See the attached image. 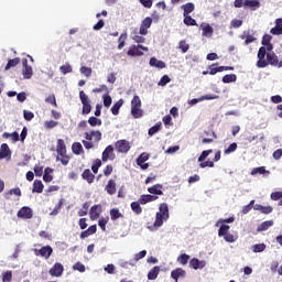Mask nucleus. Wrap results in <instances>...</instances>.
Instances as JSON below:
<instances>
[{
	"mask_svg": "<svg viewBox=\"0 0 282 282\" xmlns=\"http://www.w3.org/2000/svg\"><path fill=\"white\" fill-rule=\"evenodd\" d=\"M257 67L259 69H263L268 67V65H271V67H282V59H279V56L274 54V52L268 53L267 54V59H265V46H261L258 51V61H257Z\"/></svg>",
	"mask_w": 282,
	"mask_h": 282,
	"instance_id": "nucleus-1",
	"label": "nucleus"
},
{
	"mask_svg": "<svg viewBox=\"0 0 282 282\" xmlns=\"http://www.w3.org/2000/svg\"><path fill=\"white\" fill-rule=\"evenodd\" d=\"M100 140H102V132H100V130H91L85 132V140H83L82 142L85 149L89 151V149H94V147H96V144H98Z\"/></svg>",
	"mask_w": 282,
	"mask_h": 282,
	"instance_id": "nucleus-2",
	"label": "nucleus"
},
{
	"mask_svg": "<svg viewBox=\"0 0 282 282\" xmlns=\"http://www.w3.org/2000/svg\"><path fill=\"white\" fill-rule=\"evenodd\" d=\"M169 217H171L169 214V204H160L159 212L155 214L153 228H162V226H164V221H169Z\"/></svg>",
	"mask_w": 282,
	"mask_h": 282,
	"instance_id": "nucleus-3",
	"label": "nucleus"
},
{
	"mask_svg": "<svg viewBox=\"0 0 282 282\" xmlns=\"http://www.w3.org/2000/svg\"><path fill=\"white\" fill-rule=\"evenodd\" d=\"M56 153V161L62 162L63 166H67L70 158L67 155V145H65V141L63 139H57Z\"/></svg>",
	"mask_w": 282,
	"mask_h": 282,
	"instance_id": "nucleus-4",
	"label": "nucleus"
},
{
	"mask_svg": "<svg viewBox=\"0 0 282 282\" xmlns=\"http://www.w3.org/2000/svg\"><path fill=\"white\" fill-rule=\"evenodd\" d=\"M131 116L134 119H139L144 116V111L142 110V99H140V96L138 95H134L131 99Z\"/></svg>",
	"mask_w": 282,
	"mask_h": 282,
	"instance_id": "nucleus-5",
	"label": "nucleus"
},
{
	"mask_svg": "<svg viewBox=\"0 0 282 282\" xmlns=\"http://www.w3.org/2000/svg\"><path fill=\"white\" fill-rule=\"evenodd\" d=\"M218 237H224L225 241L227 243H235L237 239H239V236L237 234L230 232V226L223 224L218 229Z\"/></svg>",
	"mask_w": 282,
	"mask_h": 282,
	"instance_id": "nucleus-6",
	"label": "nucleus"
},
{
	"mask_svg": "<svg viewBox=\"0 0 282 282\" xmlns=\"http://www.w3.org/2000/svg\"><path fill=\"white\" fill-rule=\"evenodd\" d=\"M79 99L83 105V115L87 116L91 113V104H89V97L87 96V94H85L84 90L79 91Z\"/></svg>",
	"mask_w": 282,
	"mask_h": 282,
	"instance_id": "nucleus-7",
	"label": "nucleus"
},
{
	"mask_svg": "<svg viewBox=\"0 0 282 282\" xmlns=\"http://www.w3.org/2000/svg\"><path fill=\"white\" fill-rule=\"evenodd\" d=\"M149 52V47L142 46L141 44L131 45L127 52L128 56H144L143 52Z\"/></svg>",
	"mask_w": 282,
	"mask_h": 282,
	"instance_id": "nucleus-8",
	"label": "nucleus"
},
{
	"mask_svg": "<svg viewBox=\"0 0 282 282\" xmlns=\"http://www.w3.org/2000/svg\"><path fill=\"white\" fill-rule=\"evenodd\" d=\"M53 252L54 249L50 245L44 246L41 249H34L35 257H43V259H50Z\"/></svg>",
	"mask_w": 282,
	"mask_h": 282,
	"instance_id": "nucleus-9",
	"label": "nucleus"
},
{
	"mask_svg": "<svg viewBox=\"0 0 282 282\" xmlns=\"http://www.w3.org/2000/svg\"><path fill=\"white\" fill-rule=\"evenodd\" d=\"M209 75L215 76V74H219L221 72H232L235 67L232 66H217V64H212L208 66Z\"/></svg>",
	"mask_w": 282,
	"mask_h": 282,
	"instance_id": "nucleus-10",
	"label": "nucleus"
},
{
	"mask_svg": "<svg viewBox=\"0 0 282 282\" xmlns=\"http://www.w3.org/2000/svg\"><path fill=\"white\" fill-rule=\"evenodd\" d=\"M151 25H153V19L151 17L142 20L139 29V34H141V36H147L149 34V28H151Z\"/></svg>",
	"mask_w": 282,
	"mask_h": 282,
	"instance_id": "nucleus-11",
	"label": "nucleus"
},
{
	"mask_svg": "<svg viewBox=\"0 0 282 282\" xmlns=\"http://www.w3.org/2000/svg\"><path fill=\"white\" fill-rule=\"evenodd\" d=\"M115 148L118 153H129V151L131 150V144L129 143V141L122 139L115 143Z\"/></svg>",
	"mask_w": 282,
	"mask_h": 282,
	"instance_id": "nucleus-12",
	"label": "nucleus"
},
{
	"mask_svg": "<svg viewBox=\"0 0 282 282\" xmlns=\"http://www.w3.org/2000/svg\"><path fill=\"white\" fill-rule=\"evenodd\" d=\"M17 216L19 217V219H32L34 214L32 212V208L24 206L18 210Z\"/></svg>",
	"mask_w": 282,
	"mask_h": 282,
	"instance_id": "nucleus-13",
	"label": "nucleus"
},
{
	"mask_svg": "<svg viewBox=\"0 0 282 282\" xmlns=\"http://www.w3.org/2000/svg\"><path fill=\"white\" fill-rule=\"evenodd\" d=\"M102 162H109L116 160V153H113V145H108L102 154H101Z\"/></svg>",
	"mask_w": 282,
	"mask_h": 282,
	"instance_id": "nucleus-14",
	"label": "nucleus"
},
{
	"mask_svg": "<svg viewBox=\"0 0 282 282\" xmlns=\"http://www.w3.org/2000/svg\"><path fill=\"white\" fill-rule=\"evenodd\" d=\"M63 272H65V267L61 262H56L48 271L51 276H63Z\"/></svg>",
	"mask_w": 282,
	"mask_h": 282,
	"instance_id": "nucleus-15",
	"label": "nucleus"
},
{
	"mask_svg": "<svg viewBox=\"0 0 282 282\" xmlns=\"http://www.w3.org/2000/svg\"><path fill=\"white\" fill-rule=\"evenodd\" d=\"M219 99L218 95H213V94H207V95H203L199 98H194L192 100L188 101V105H197V102H202L204 100H217Z\"/></svg>",
	"mask_w": 282,
	"mask_h": 282,
	"instance_id": "nucleus-16",
	"label": "nucleus"
},
{
	"mask_svg": "<svg viewBox=\"0 0 282 282\" xmlns=\"http://www.w3.org/2000/svg\"><path fill=\"white\" fill-rule=\"evenodd\" d=\"M189 268H193V270H204L206 268V261L193 258L189 260Z\"/></svg>",
	"mask_w": 282,
	"mask_h": 282,
	"instance_id": "nucleus-17",
	"label": "nucleus"
},
{
	"mask_svg": "<svg viewBox=\"0 0 282 282\" xmlns=\"http://www.w3.org/2000/svg\"><path fill=\"white\" fill-rule=\"evenodd\" d=\"M7 158H12V151L8 143H2L0 147V160H6Z\"/></svg>",
	"mask_w": 282,
	"mask_h": 282,
	"instance_id": "nucleus-18",
	"label": "nucleus"
},
{
	"mask_svg": "<svg viewBox=\"0 0 282 282\" xmlns=\"http://www.w3.org/2000/svg\"><path fill=\"white\" fill-rule=\"evenodd\" d=\"M186 276V271L182 268H177L171 272V278L174 279L175 282L180 281V279H184Z\"/></svg>",
	"mask_w": 282,
	"mask_h": 282,
	"instance_id": "nucleus-19",
	"label": "nucleus"
},
{
	"mask_svg": "<svg viewBox=\"0 0 282 282\" xmlns=\"http://www.w3.org/2000/svg\"><path fill=\"white\" fill-rule=\"evenodd\" d=\"M22 65H23V70H22L23 77L26 79L32 78L34 73L32 72V66L28 65V59H23Z\"/></svg>",
	"mask_w": 282,
	"mask_h": 282,
	"instance_id": "nucleus-20",
	"label": "nucleus"
},
{
	"mask_svg": "<svg viewBox=\"0 0 282 282\" xmlns=\"http://www.w3.org/2000/svg\"><path fill=\"white\" fill-rule=\"evenodd\" d=\"M150 67H156V69H165L166 63L162 59H158L156 57H151Z\"/></svg>",
	"mask_w": 282,
	"mask_h": 282,
	"instance_id": "nucleus-21",
	"label": "nucleus"
},
{
	"mask_svg": "<svg viewBox=\"0 0 282 282\" xmlns=\"http://www.w3.org/2000/svg\"><path fill=\"white\" fill-rule=\"evenodd\" d=\"M253 210H259L262 215H270L274 208L272 206H263L261 204L253 205Z\"/></svg>",
	"mask_w": 282,
	"mask_h": 282,
	"instance_id": "nucleus-22",
	"label": "nucleus"
},
{
	"mask_svg": "<svg viewBox=\"0 0 282 282\" xmlns=\"http://www.w3.org/2000/svg\"><path fill=\"white\" fill-rule=\"evenodd\" d=\"M82 177L88 184H94V180H96V175H94V173H91V170H89V169L84 170Z\"/></svg>",
	"mask_w": 282,
	"mask_h": 282,
	"instance_id": "nucleus-23",
	"label": "nucleus"
},
{
	"mask_svg": "<svg viewBox=\"0 0 282 282\" xmlns=\"http://www.w3.org/2000/svg\"><path fill=\"white\" fill-rule=\"evenodd\" d=\"M158 199V196H153L151 194H143L139 198V204L144 206V204H149L150 202H155Z\"/></svg>",
	"mask_w": 282,
	"mask_h": 282,
	"instance_id": "nucleus-24",
	"label": "nucleus"
},
{
	"mask_svg": "<svg viewBox=\"0 0 282 282\" xmlns=\"http://www.w3.org/2000/svg\"><path fill=\"white\" fill-rule=\"evenodd\" d=\"M162 188H164L162 184H155L148 188V193H150L151 195H164Z\"/></svg>",
	"mask_w": 282,
	"mask_h": 282,
	"instance_id": "nucleus-25",
	"label": "nucleus"
},
{
	"mask_svg": "<svg viewBox=\"0 0 282 282\" xmlns=\"http://www.w3.org/2000/svg\"><path fill=\"white\" fill-rule=\"evenodd\" d=\"M245 8H250L252 11L259 10L261 2L259 0H245Z\"/></svg>",
	"mask_w": 282,
	"mask_h": 282,
	"instance_id": "nucleus-26",
	"label": "nucleus"
},
{
	"mask_svg": "<svg viewBox=\"0 0 282 282\" xmlns=\"http://www.w3.org/2000/svg\"><path fill=\"white\" fill-rule=\"evenodd\" d=\"M105 191L108 195H116V181L109 180L107 185L105 186Z\"/></svg>",
	"mask_w": 282,
	"mask_h": 282,
	"instance_id": "nucleus-27",
	"label": "nucleus"
},
{
	"mask_svg": "<svg viewBox=\"0 0 282 282\" xmlns=\"http://www.w3.org/2000/svg\"><path fill=\"white\" fill-rule=\"evenodd\" d=\"M100 205H94L91 208H90V219L93 221H96V219H98V217H100Z\"/></svg>",
	"mask_w": 282,
	"mask_h": 282,
	"instance_id": "nucleus-28",
	"label": "nucleus"
},
{
	"mask_svg": "<svg viewBox=\"0 0 282 282\" xmlns=\"http://www.w3.org/2000/svg\"><path fill=\"white\" fill-rule=\"evenodd\" d=\"M160 274V267H153L149 272H148V280L149 281H155L158 279V275Z\"/></svg>",
	"mask_w": 282,
	"mask_h": 282,
	"instance_id": "nucleus-29",
	"label": "nucleus"
},
{
	"mask_svg": "<svg viewBox=\"0 0 282 282\" xmlns=\"http://www.w3.org/2000/svg\"><path fill=\"white\" fill-rule=\"evenodd\" d=\"M52 173H54V170L52 167H46L44 170L43 180L46 184H50V182H52V180H54V176L52 175Z\"/></svg>",
	"mask_w": 282,
	"mask_h": 282,
	"instance_id": "nucleus-30",
	"label": "nucleus"
},
{
	"mask_svg": "<svg viewBox=\"0 0 282 282\" xmlns=\"http://www.w3.org/2000/svg\"><path fill=\"white\" fill-rule=\"evenodd\" d=\"M124 105V100L119 99L113 106L111 107L110 111L112 116H118L120 113V108Z\"/></svg>",
	"mask_w": 282,
	"mask_h": 282,
	"instance_id": "nucleus-31",
	"label": "nucleus"
},
{
	"mask_svg": "<svg viewBox=\"0 0 282 282\" xmlns=\"http://www.w3.org/2000/svg\"><path fill=\"white\" fill-rule=\"evenodd\" d=\"M12 195H15V197H21V195H22L21 188L15 187V188H12V189L6 192L4 198L10 199V197H12Z\"/></svg>",
	"mask_w": 282,
	"mask_h": 282,
	"instance_id": "nucleus-32",
	"label": "nucleus"
},
{
	"mask_svg": "<svg viewBox=\"0 0 282 282\" xmlns=\"http://www.w3.org/2000/svg\"><path fill=\"white\" fill-rule=\"evenodd\" d=\"M72 151L75 155H82V153H85V150L83 149V144H80V142H74L72 144Z\"/></svg>",
	"mask_w": 282,
	"mask_h": 282,
	"instance_id": "nucleus-33",
	"label": "nucleus"
},
{
	"mask_svg": "<svg viewBox=\"0 0 282 282\" xmlns=\"http://www.w3.org/2000/svg\"><path fill=\"white\" fill-rule=\"evenodd\" d=\"M182 10H184L183 11V17H186L195 10V4L193 2H187L186 4L182 6Z\"/></svg>",
	"mask_w": 282,
	"mask_h": 282,
	"instance_id": "nucleus-34",
	"label": "nucleus"
},
{
	"mask_svg": "<svg viewBox=\"0 0 282 282\" xmlns=\"http://www.w3.org/2000/svg\"><path fill=\"white\" fill-rule=\"evenodd\" d=\"M274 226L273 220H265L258 227V232H264V230H268L269 228H272Z\"/></svg>",
	"mask_w": 282,
	"mask_h": 282,
	"instance_id": "nucleus-35",
	"label": "nucleus"
},
{
	"mask_svg": "<svg viewBox=\"0 0 282 282\" xmlns=\"http://www.w3.org/2000/svg\"><path fill=\"white\" fill-rule=\"evenodd\" d=\"M43 188H45V186L43 185V182L40 180H35L33 182V189L32 193H43Z\"/></svg>",
	"mask_w": 282,
	"mask_h": 282,
	"instance_id": "nucleus-36",
	"label": "nucleus"
},
{
	"mask_svg": "<svg viewBox=\"0 0 282 282\" xmlns=\"http://www.w3.org/2000/svg\"><path fill=\"white\" fill-rule=\"evenodd\" d=\"M122 217H124V216L122 215V213H120V209H118V208L110 209V219L112 221H116L117 219H120Z\"/></svg>",
	"mask_w": 282,
	"mask_h": 282,
	"instance_id": "nucleus-37",
	"label": "nucleus"
},
{
	"mask_svg": "<svg viewBox=\"0 0 282 282\" xmlns=\"http://www.w3.org/2000/svg\"><path fill=\"white\" fill-rule=\"evenodd\" d=\"M2 137L6 138V140H8V138H11L12 142H19V140H20L19 132H17V131H14L13 133L4 132L2 134Z\"/></svg>",
	"mask_w": 282,
	"mask_h": 282,
	"instance_id": "nucleus-38",
	"label": "nucleus"
},
{
	"mask_svg": "<svg viewBox=\"0 0 282 282\" xmlns=\"http://www.w3.org/2000/svg\"><path fill=\"white\" fill-rule=\"evenodd\" d=\"M162 129V122L155 123L153 127H151L148 131V135L153 137L155 133H158Z\"/></svg>",
	"mask_w": 282,
	"mask_h": 282,
	"instance_id": "nucleus-39",
	"label": "nucleus"
},
{
	"mask_svg": "<svg viewBox=\"0 0 282 282\" xmlns=\"http://www.w3.org/2000/svg\"><path fill=\"white\" fill-rule=\"evenodd\" d=\"M21 63V58L20 57H15L13 59H9L8 64L6 65L4 69H12V67H17V65H19Z\"/></svg>",
	"mask_w": 282,
	"mask_h": 282,
	"instance_id": "nucleus-40",
	"label": "nucleus"
},
{
	"mask_svg": "<svg viewBox=\"0 0 282 282\" xmlns=\"http://www.w3.org/2000/svg\"><path fill=\"white\" fill-rule=\"evenodd\" d=\"M270 198L273 202H279V199H280V202L278 203V206H282V192H273V193H271Z\"/></svg>",
	"mask_w": 282,
	"mask_h": 282,
	"instance_id": "nucleus-41",
	"label": "nucleus"
},
{
	"mask_svg": "<svg viewBox=\"0 0 282 282\" xmlns=\"http://www.w3.org/2000/svg\"><path fill=\"white\" fill-rule=\"evenodd\" d=\"M88 124L90 127H102V120L96 117H89Z\"/></svg>",
	"mask_w": 282,
	"mask_h": 282,
	"instance_id": "nucleus-42",
	"label": "nucleus"
},
{
	"mask_svg": "<svg viewBox=\"0 0 282 282\" xmlns=\"http://www.w3.org/2000/svg\"><path fill=\"white\" fill-rule=\"evenodd\" d=\"M223 83H225V84L237 83V75L227 74V75L223 76Z\"/></svg>",
	"mask_w": 282,
	"mask_h": 282,
	"instance_id": "nucleus-43",
	"label": "nucleus"
},
{
	"mask_svg": "<svg viewBox=\"0 0 282 282\" xmlns=\"http://www.w3.org/2000/svg\"><path fill=\"white\" fill-rule=\"evenodd\" d=\"M130 206L133 213H135V215H142V207L140 206V200L132 202Z\"/></svg>",
	"mask_w": 282,
	"mask_h": 282,
	"instance_id": "nucleus-44",
	"label": "nucleus"
},
{
	"mask_svg": "<svg viewBox=\"0 0 282 282\" xmlns=\"http://www.w3.org/2000/svg\"><path fill=\"white\" fill-rule=\"evenodd\" d=\"M191 260V256L183 253L177 257V261L181 265H186L188 261Z\"/></svg>",
	"mask_w": 282,
	"mask_h": 282,
	"instance_id": "nucleus-45",
	"label": "nucleus"
},
{
	"mask_svg": "<svg viewBox=\"0 0 282 282\" xmlns=\"http://www.w3.org/2000/svg\"><path fill=\"white\" fill-rule=\"evenodd\" d=\"M127 32L122 33L119 39H118V42H119V45H118V50H122V47H124V45H127Z\"/></svg>",
	"mask_w": 282,
	"mask_h": 282,
	"instance_id": "nucleus-46",
	"label": "nucleus"
},
{
	"mask_svg": "<svg viewBox=\"0 0 282 282\" xmlns=\"http://www.w3.org/2000/svg\"><path fill=\"white\" fill-rule=\"evenodd\" d=\"M265 173H270L265 166L256 167L251 171V175H265Z\"/></svg>",
	"mask_w": 282,
	"mask_h": 282,
	"instance_id": "nucleus-47",
	"label": "nucleus"
},
{
	"mask_svg": "<svg viewBox=\"0 0 282 282\" xmlns=\"http://www.w3.org/2000/svg\"><path fill=\"white\" fill-rule=\"evenodd\" d=\"M150 155L147 152H143L139 155V158L137 159V164L138 165H142L144 164V162H147L149 160Z\"/></svg>",
	"mask_w": 282,
	"mask_h": 282,
	"instance_id": "nucleus-48",
	"label": "nucleus"
},
{
	"mask_svg": "<svg viewBox=\"0 0 282 282\" xmlns=\"http://www.w3.org/2000/svg\"><path fill=\"white\" fill-rule=\"evenodd\" d=\"M213 26H210V24H206L204 28H203V36H207V37H210L213 36Z\"/></svg>",
	"mask_w": 282,
	"mask_h": 282,
	"instance_id": "nucleus-49",
	"label": "nucleus"
},
{
	"mask_svg": "<svg viewBox=\"0 0 282 282\" xmlns=\"http://www.w3.org/2000/svg\"><path fill=\"white\" fill-rule=\"evenodd\" d=\"M183 23H184L185 25H188V26H191V25H197V21H195V19H193V17H191V15H184Z\"/></svg>",
	"mask_w": 282,
	"mask_h": 282,
	"instance_id": "nucleus-50",
	"label": "nucleus"
},
{
	"mask_svg": "<svg viewBox=\"0 0 282 282\" xmlns=\"http://www.w3.org/2000/svg\"><path fill=\"white\" fill-rule=\"evenodd\" d=\"M169 83H171V77H169V75H163L160 79V82L158 83L159 87H166V85H169Z\"/></svg>",
	"mask_w": 282,
	"mask_h": 282,
	"instance_id": "nucleus-51",
	"label": "nucleus"
},
{
	"mask_svg": "<svg viewBox=\"0 0 282 282\" xmlns=\"http://www.w3.org/2000/svg\"><path fill=\"white\" fill-rule=\"evenodd\" d=\"M59 72L61 74H63L65 76V74H72L73 69H72V65L69 64H65L63 66L59 67Z\"/></svg>",
	"mask_w": 282,
	"mask_h": 282,
	"instance_id": "nucleus-52",
	"label": "nucleus"
},
{
	"mask_svg": "<svg viewBox=\"0 0 282 282\" xmlns=\"http://www.w3.org/2000/svg\"><path fill=\"white\" fill-rule=\"evenodd\" d=\"M213 153V149L204 150L200 155L198 156V162H205L206 158Z\"/></svg>",
	"mask_w": 282,
	"mask_h": 282,
	"instance_id": "nucleus-53",
	"label": "nucleus"
},
{
	"mask_svg": "<svg viewBox=\"0 0 282 282\" xmlns=\"http://www.w3.org/2000/svg\"><path fill=\"white\" fill-rule=\"evenodd\" d=\"M45 102H47L48 105H53V107H58V104L56 102V96L54 94L46 97Z\"/></svg>",
	"mask_w": 282,
	"mask_h": 282,
	"instance_id": "nucleus-54",
	"label": "nucleus"
},
{
	"mask_svg": "<svg viewBox=\"0 0 282 282\" xmlns=\"http://www.w3.org/2000/svg\"><path fill=\"white\" fill-rule=\"evenodd\" d=\"M109 223V217L100 218L98 220V226L101 228V230L105 232L107 230V224Z\"/></svg>",
	"mask_w": 282,
	"mask_h": 282,
	"instance_id": "nucleus-55",
	"label": "nucleus"
},
{
	"mask_svg": "<svg viewBox=\"0 0 282 282\" xmlns=\"http://www.w3.org/2000/svg\"><path fill=\"white\" fill-rule=\"evenodd\" d=\"M102 166V161H100V159H96L95 163L91 166V171L93 173H95V175L98 173V169H100Z\"/></svg>",
	"mask_w": 282,
	"mask_h": 282,
	"instance_id": "nucleus-56",
	"label": "nucleus"
},
{
	"mask_svg": "<svg viewBox=\"0 0 282 282\" xmlns=\"http://www.w3.org/2000/svg\"><path fill=\"white\" fill-rule=\"evenodd\" d=\"M89 210V203H84L83 208L78 210V217H85Z\"/></svg>",
	"mask_w": 282,
	"mask_h": 282,
	"instance_id": "nucleus-57",
	"label": "nucleus"
},
{
	"mask_svg": "<svg viewBox=\"0 0 282 282\" xmlns=\"http://www.w3.org/2000/svg\"><path fill=\"white\" fill-rule=\"evenodd\" d=\"M178 47L183 54H186L191 46L186 43V41L183 40L178 43Z\"/></svg>",
	"mask_w": 282,
	"mask_h": 282,
	"instance_id": "nucleus-58",
	"label": "nucleus"
},
{
	"mask_svg": "<svg viewBox=\"0 0 282 282\" xmlns=\"http://www.w3.org/2000/svg\"><path fill=\"white\" fill-rule=\"evenodd\" d=\"M265 250V243H258L252 246V252H263Z\"/></svg>",
	"mask_w": 282,
	"mask_h": 282,
	"instance_id": "nucleus-59",
	"label": "nucleus"
},
{
	"mask_svg": "<svg viewBox=\"0 0 282 282\" xmlns=\"http://www.w3.org/2000/svg\"><path fill=\"white\" fill-rule=\"evenodd\" d=\"M80 74H83L84 76H86L87 78H89V76H91V67H87V66H82L79 68Z\"/></svg>",
	"mask_w": 282,
	"mask_h": 282,
	"instance_id": "nucleus-60",
	"label": "nucleus"
},
{
	"mask_svg": "<svg viewBox=\"0 0 282 282\" xmlns=\"http://www.w3.org/2000/svg\"><path fill=\"white\" fill-rule=\"evenodd\" d=\"M237 151V143H231L227 149H225V155H230V153H235Z\"/></svg>",
	"mask_w": 282,
	"mask_h": 282,
	"instance_id": "nucleus-61",
	"label": "nucleus"
},
{
	"mask_svg": "<svg viewBox=\"0 0 282 282\" xmlns=\"http://www.w3.org/2000/svg\"><path fill=\"white\" fill-rule=\"evenodd\" d=\"M3 282H12V271L2 272Z\"/></svg>",
	"mask_w": 282,
	"mask_h": 282,
	"instance_id": "nucleus-62",
	"label": "nucleus"
},
{
	"mask_svg": "<svg viewBox=\"0 0 282 282\" xmlns=\"http://www.w3.org/2000/svg\"><path fill=\"white\" fill-rule=\"evenodd\" d=\"M45 129H54V127H58V121L48 120L44 122Z\"/></svg>",
	"mask_w": 282,
	"mask_h": 282,
	"instance_id": "nucleus-63",
	"label": "nucleus"
},
{
	"mask_svg": "<svg viewBox=\"0 0 282 282\" xmlns=\"http://www.w3.org/2000/svg\"><path fill=\"white\" fill-rule=\"evenodd\" d=\"M73 270H77V272H85L86 268L83 262H77L73 265Z\"/></svg>",
	"mask_w": 282,
	"mask_h": 282,
	"instance_id": "nucleus-64",
	"label": "nucleus"
}]
</instances>
